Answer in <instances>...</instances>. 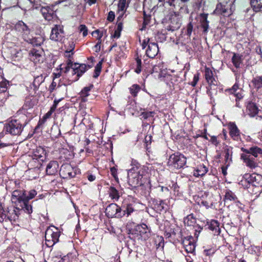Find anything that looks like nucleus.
<instances>
[{"mask_svg":"<svg viewBox=\"0 0 262 262\" xmlns=\"http://www.w3.org/2000/svg\"><path fill=\"white\" fill-rule=\"evenodd\" d=\"M14 183L16 188L12 193L11 201L15 207L5 211L0 205V223L15 222L23 211L29 214L33 212L32 205L29 201L37 195V191L35 189L27 191L19 188V182L15 181Z\"/></svg>","mask_w":262,"mask_h":262,"instance_id":"nucleus-1","label":"nucleus"},{"mask_svg":"<svg viewBox=\"0 0 262 262\" xmlns=\"http://www.w3.org/2000/svg\"><path fill=\"white\" fill-rule=\"evenodd\" d=\"M146 168L144 166L134 167L128 173V183L133 188L143 185L144 177L147 173Z\"/></svg>","mask_w":262,"mask_h":262,"instance_id":"nucleus-2","label":"nucleus"},{"mask_svg":"<svg viewBox=\"0 0 262 262\" xmlns=\"http://www.w3.org/2000/svg\"><path fill=\"white\" fill-rule=\"evenodd\" d=\"M130 234L138 241H146L151 236V229L145 224H138L130 230Z\"/></svg>","mask_w":262,"mask_h":262,"instance_id":"nucleus-3","label":"nucleus"},{"mask_svg":"<svg viewBox=\"0 0 262 262\" xmlns=\"http://www.w3.org/2000/svg\"><path fill=\"white\" fill-rule=\"evenodd\" d=\"M239 184L244 188H248L251 185L255 187L262 186V176L255 173H246Z\"/></svg>","mask_w":262,"mask_h":262,"instance_id":"nucleus-4","label":"nucleus"},{"mask_svg":"<svg viewBox=\"0 0 262 262\" xmlns=\"http://www.w3.org/2000/svg\"><path fill=\"white\" fill-rule=\"evenodd\" d=\"M27 123L26 122L23 123L19 119H12L5 124L4 129L12 135H19Z\"/></svg>","mask_w":262,"mask_h":262,"instance_id":"nucleus-5","label":"nucleus"},{"mask_svg":"<svg viewBox=\"0 0 262 262\" xmlns=\"http://www.w3.org/2000/svg\"><path fill=\"white\" fill-rule=\"evenodd\" d=\"M186 158L180 152H176L170 156L168 164L176 169L183 168L186 164Z\"/></svg>","mask_w":262,"mask_h":262,"instance_id":"nucleus-6","label":"nucleus"},{"mask_svg":"<svg viewBox=\"0 0 262 262\" xmlns=\"http://www.w3.org/2000/svg\"><path fill=\"white\" fill-rule=\"evenodd\" d=\"M205 79L209 84V86L207 88V93L210 96L212 95V86L215 87L217 85V82L213 76V72L209 68H205Z\"/></svg>","mask_w":262,"mask_h":262,"instance_id":"nucleus-7","label":"nucleus"},{"mask_svg":"<svg viewBox=\"0 0 262 262\" xmlns=\"http://www.w3.org/2000/svg\"><path fill=\"white\" fill-rule=\"evenodd\" d=\"M121 208L116 203H112L108 205L105 209L106 215L108 217H121Z\"/></svg>","mask_w":262,"mask_h":262,"instance_id":"nucleus-8","label":"nucleus"},{"mask_svg":"<svg viewBox=\"0 0 262 262\" xmlns=\"http://www.w3.org/2000/svg\"><path fill=\"white\" fill-rule=\"evenodd\" d=\"M22 38L24 41L32 45L33 46H39L43 42V38L40 34H35L39 36H33L32 34H23Z\"/></svg>","mask_w":262,"mask_h":262,"instance_id":"nucleus-9","label":"nucleus"},{"mask_svg":"<svg viewBox=\"0 0 262 262\" xmlns=\"http://www.w3.org/2000/svg\"><path fill=\"white\" fill-rule=\"evenodd\" d=\"M241 159L243 160L246 166L250 169H254L258 166L257 160L250 154L243 153L241 155Z\"/></svg>","mask_w":262,"mask_h":262,"instance_id":"nucleus-10","label":"nucleus"},{"mask_svg":"<svg viewBox=\"0 0 262 262\" xmlns=\"http://www.w3.org/2000/svg\"><path fill=\"white\" fill-rule=\"evenodd\" d=\"M60 174L64 179H71L75 177L76 173L69 164H63L60 169Z\"/></svg>","mask_w":262,"mask_h":262,"instance_id":"nucleus-11","label":"nucleus"},{"mask_svg":"<svg viewBox=\"0 0 262 262\" xmlns=\"http://www.w3.org/2000/svg\"><path fill=\"white\" fill-rule=\"evenodd\" d=\"M30 59L35 64L41 63L43 62V52L41 49H33L30 53Z\"/></svg>","mask_w":262,"mask_h":262,"instance_id":"nucleus-12","label":"nucleus"},{"mask_svg":"<svg viewBox=\"0 0 262 262\" xmlns=\"http://www.w3.org/2000/svg\"><path fill=\"white\" fill-rule=\"evenodd\" d=\"M47 152L42 147H37L33 151V159L37 160L38 161L43 162L46 158Z\"/></svg>","mask_w":262,"mask_h":262,"instance_id":"nucleus-13","label":"nucleus"},{"mask_svg":"<svg viewBox=\"0 0 262 262\" xmlns=\"http://www.w3.org/2000/svg\"><path fill=\"white\" fill-rule=\"evenodd\" d=\"M159 52V48L157 43H149L148 48L146 51L147 57L150 58H154Z\"/></svg>","mask_w":262,"mask_h":262,"instance_id":"nucleus-14","label":"nucleus"},{"mask_svg":"<svg viewBox=\"0 0 262 262\" xmlns=\"http://www.w3.org/2000/svg\"><path fill=\"white\" fill-rule=\"evenodd\" d=\"M40 11L44 18L48 21L56 18L55 12L50 7H43L41 9Z\"/></svg>","mask_w":262,"mask_h":262,"instance_id":"nucleus-15","label":"nucleus"},{"mask_svg":"<svg viewBox=\"0 0 262 262\" xmlns=\"http://www.w3.org/2000/svg\"><path fill=\"white\" fill-rule=\"evenodd\" d=\"M86 66L85 64H81L79 66V68L78 69V71H77V73L75 77H69V82L67 83H65L64 84H71L73 82H75L77 81L79 77L81 76V75L86 71Z\"/></svg>","mask_w":262,"mask_h":262,"instance_id":"nucleus-16","label":"nucleus"},{"mask_svg":"<svg viewBox=\"0 0 262 262\" xmlns=\"http://www.w3.org/2000/svg\"><path fill=\"white\" fill-rule=\"evenodd\" d=\"M193 238L192 236H188L183 241V244L185 248V250L187 253H193L195 248V245L193 242Z\"/></svg>","mask_w":262,"mask_h":262,"instance_id":"nucleus-17","label":"nucleus"},{"mask_svg":"<svg viewBox=\"0 0 262 262\" xmlns=\"http://www.w3.org/2000/svg\"><path fill=\"white\" fill-rule=\"evenodd\" d=\"M59 165L56 161H51L46 167V172L48 175H55L58 171Z\"/></svg>","mask_w":262,"mask_h":262,"instance_id":"nucleus-18","label":"nucleus"},{"mask_svg":"<svg viewBox=\"0 0 262 262\" xmlns=\"http://www.w3.org/2000/svg\"><path fill=\"white\" fill-rule=\"evenodd\" d=\"M241 150L247 154H250L255 159H256L258 155H262V149L256 146H252L249 149L242 147Z\"/></svg>","mask_w":262,"mask_h":262,"instance_id":"nucleus-19","label":"nucleus"},{"mask_svg":"<svg viewBox=\"0 0 262 262\" xmlns=\"http://www.w3.org/2000/svg\"><path fill=\"white\" fill-rule=\"evenodd\" d=\"M121 208V214H122L121 217L125 215H126L128 216L135 211L133 204L130 203H126L125 202H124Z\"/></svg>","mask_w":262,"mask_h":262,"instance_id":"nucleus-20","label":"nucleus"},{"mask_svg":"<svg viewBox=\"0 0 262 262\" xmlns=\"http://www.w3.org/2000/svg\"><path fill=\"white\" fill-rule=\"evenodd\" d=\"M259 110L255 103L249 102L247 105V112L251 117H254L258 114Z\"/></svg>","mask_w":262,"mask_h":262,"instance_id":"nucleus-21","label":"nucleus"},{"mask_svg":"<svg viewBox=\"0 0 262 262\" xmlns=\"http://www.w3.org/2000/svg\"><path fill=\"white\" fill-rule=\"evenodd\" d=\"M230 135L234 140H238L239 138V130L234 123H230L229 125Z\"/></svg>","mask_w":262,"mask_h":262,"instance_id":"nucleus-22","label":"nucleus"},{"mask_svg":"<svg viewBox=\"0 0 262 262\" xmlns=\"http://www.w3.org/2000/svg\"><path fill=\"white\" fill-rule=\"evenodd\" d=\"M59 236L60 232L59 231H56L54 232L50 229H48L45 233V237H48L51 239L53 242L56 243L58 242Z\"/></svg>","mask_w":262,"mask_h":262,"instance_id":"nucleus-23","label":"nucleus"},{"mask_svg":"<svg viewBox=\"0 0 262 262\" xmlns=\"http://www.w3.org/2000/svg\"><path fill=\"white\" fill-rule=\"evenodd\" d=\"M208 14L202 13L201 14L200 16V25L199 27L201 28L202 31L205 32L208 31V21L207 20Z\"/></svg>","mask_w":262,"mask_h":262,"instance_id":"nucleus-24","label":"nucleus"},{"mask_svg":"<svg viewBox=\"0 0 262 262\" xmlns=\"http://www.w3.org/2000/svg\"><path fill=\"white\" fill-rule=\"evenodd\" d=\"M208 229L214 232V234H219L220 233V223L217 221L212 220L207 222Z\"/></svg>","mask_w":262,"mask_h":262,"instance_id":"nucleus-25","label":"nucleus"},{"mask_svg":"<svg viewBox=\"0 0 262 262\" xmlns=\"http://www.w3.org/2000/svg\"><path fill=\"white\" fill-rule=\"evenodd\" d=\"M225 165L229 166L232 162V147L230 146H226L225 148Z\"/></svg>","mask_w":262,"mask_h":262,"instance_id":"nucleus-26","label":"nucleus"},{"mask_svg":"<svg viewBox=\"0 0 262 262\" xmlns=\"http://www.w3.org/2000/svg\"><path fill=\"white\" fill-rule=\"evenodd\" d=\"M225 199L227 201H233L235 203H239L236 195L231 190L229 189L226 190L225 194Z\"/></svg>","mask_w":262,"mask_h":262,"instance_id":"nucleus-27","label":"nucleus"},{"mask_svg":"<svg viewBox=\"0 0 262 262\" xmlns=\"http://www.w3.org/2000/svg\"><path fill=\"white\" fill-rule=\"evenodd\" d=\"M165 203L163 200H156L154 201V209L157 212L160 213L161 211L166 210Z\"/></svg>","mask_w":262,"mask_h":262,"instance_id":"nucleus-28","label":"nucleus"},{"mask_svg":"<svg viewBox=\"0 0 262 262\" xmlns=\"http://www.w3.org/2000/svg\"><path fill=\"white\" fill-rule=\"evenodd\" d=\"M208 171V168L205 165H201L194 171L193 176L195 177H202Z\"/></svg>","mask_w":262,"mask_h":262,"instance_id":"nucleus-29","label":"nucleus"},{"mask_svg":"<svg viewBox=\"0 0 262 262\" xmlns=\"http://www.w3.org/2000/svg\"><path fill=\"white\" fill-rule=\"evenodd\" d=\"M75 43L73 41H71L68 43V45L66 46V51L65 52L66 56L69 58H71L73 55V50L75 48Z\"/></svg>","mask_w":262,"mask_h":262,"instance_id":"nucleus-30","label":"nucleus"},{"mask_svg":"<svg viewBox=\"0 0 262 262\" xmlns=\"http://www.w3.org/2000/svg\"><path fill=\"white\" fill-rule=\"evenodd\" d=\"M250 3L254 11H262V0H251Z\"/></svg>","mask_w":262,"mask_h":262,"instance_id":"nucleus-31","label":"nucleus"},{"mask_svg":"<svg viewBox=\"0 0 262 262\" xmlns=\"http://www.w3.org/2000/svg\"><path fill=\"white\" fill-rule=\"evenodd\" d=\"M15 29L19 32H23L25 31H30L28 27L23 21H20L17 23L15 26Z\"/></svg>","mask_w":262,"mask_h":262,"instance_id":"nucleus-32","label":"nucleus"},{"mask_svg":"<svg viewBox=\"0 0 262 262\" xmlns=\"http://www.w3.org/2000/svg\"><path fill=\"white\" fill-rule=\"evenodd\" d=\"M242 62V56L234 53L232 58V62L236 68H239Z\"/></svg>","mask_w":262,"mask_h":262,"instance_id":"nucleus-33","label":"nucleus"},{"mask_svg":"<svg viewBox=\"0 0 262 262\" xmlns=\"http://www.w3.org/2000/svg\"><path fill=\"white\" fill-rule=\"evenodd\" d=\"M8 85H9V81L0 76V94L6 92Z\"/></svg>","mask_w":262,"mask_h":262,"instance_id":"nucleus-34","label":"nucleus"},{"mask_svg":"<svg viewBox=\"0 0 262 262\" xmlns=\"http://www.w3.org/2000/svg\"><path fill=\"white\" fill-rule=\"evenodd\" d=\"M151 67L149 66V69L150 70H148V71L150 74H152L154 72L157 73L159 71H160L162 69L161 67H162V63L161 61H159V62L158 64H154L152 62L150 63Z\"/></svg>","mask_w":262,"mask_h":262,"instance_id":"nucleus-35","label":"nucleus"},{"mask_svg":"<svg viewBox=\"0 0 262 262\" xmlns=\"http://www.w3.org/2000/svg\"><path fill=\"white\" fill-rule=\"evenodd\" d=\"M44 80L45 77L42 74L35 76L33 82L34 88L37 89Z\"/></svg>","mask_w":262,"mask_h":262,"instance_id":"nucleus-36","label":"nucleus"},{"mask_svg":"<svg viewBox=\"0 0 262 262\" xmlns=\"http://www.w3.org/2000/svg\"><path fill=\"white\" fill-rule=\"evenodd\" d=\"M110 196L112 199L118 200L120 195L118 191L113 186L110 187L108 191Z\"/></svg>","mask_w":262,"mask_h":262,"instance_id":"nucleus-37","label":"nucleus"},{"mask_svg":"<svg viewBox=\"0 0 262 262\" xmlns=\"http://www.w3.org/2000/svg\"><path fill=\"white\" fill-rule=\"evenodd\" d=\"M252 83L255 89L262 88V76H256L253 78Z\"/></svg>","mask_w":262,"mask_h":262,"instance_id":"nucleus-38","label":"nucleus"},{"mask_svg":"<svg viewBox=\"0 0 262 262\" xmlns=\"http://www.w3.org/2000/svg\"><path fill=\"white\" fill-rule=\"evenodd\" d=\"M227 10L225 6L221 4H218L216 5V9L213 12V13L216 14H223L225 15L226 13Z\"/></svg>","mask_w":262,"mask_h":262,"instance_id":"nucleus-39","label":"nucleus"},{"mask_svg":"<svg viewBox=\"0 0 262 262\" xmlns=\"http://www.w3.org/2000/svg\"><path fill=\"white\" fill-rule=\"evenodd\" d=\"M195 223V219L192 214H190L184 219V223L187 226H190Z\"/></svg>","mask_w":262,"mask_h":262,"instance_id":"nucleus-40","label":"nucleus"},{"mask_svg":"<svg viewBox=\"0 0 262 262\" xmlns=\"http://www.w3.org/2000/svg\"><path fill=\"white\" fill-rule=\"evenodd\" d=\"M60 153L61 155H64L63 158L66 160H69L73 157V154L72 152L67 149L62 148L60 150ZM61 157H62V156H61Z\"/></svg>","mask_w":262,"mask_h":262,"instance_id":"nucleus-41","label":"nucleus"},{"mask_svg":"<svg viewBox=\"0 0 262 262\" xmlns=\"http://www.w3.org/2000/svg\"><path fill=\"white\" fill-rule=\"evenodd\" d=\"M97 39L98 40L97 43L95 46V48L96 49V51H99L100 50V45L102 41V40H104V38L106 37V35L103 38V39H102V37L103 36V34H97Z\"/></svg>","mask_w":262,"mask_h":262,"instance_id":"nucleus-42","label":"nucleus"},{"mask_svg":"<svg viewBox=\"0 0 262 262\" xmlns=\"http://www.w3.org/2000/svg\"><path fill=\"white\" fill-rule=\"evenodd\" d=\"M102 60L100 61L96 66L95 68V71H94V74L93 75V77L94 78H97L101 72V68H102Z\"/></svg>","mask_w":262,"mask_h":262,"instance_id":"nucleus-43","label":"nucleus"},{"mask_svg":"<svg viewBox=\"0 0 262 262\" xmlns=\"http://www.w3.org/2000/svg\"><path fill=\"white\" fill-rule=\"evenodd\" d=\"M93 85L91 84L89 86H85L84 87L81 91V96L82 97H87L89 95V92L91 91V90L93 88Z\"/></svg>","mask_w":262,"mask_h":262,"instance_id":"nucleus-44","label":"nucleus"},{"mask_svg":"<svg viewBox=\"0 0 262 262\" xmlns=\"http://www.w3.org/2000/svg\"><path fill=\"white\" fill-rule=\"evenodd\" d=\"M140 90V87L139 85L137 84H134L130 88V92L133 96L135 97L137 96Z\"/></svg>","mask_w":262,"mask_h":262,"instance_id":"nucleus-45","label":"nucleus"},{"mask_svg":"<svg viewBox=\"0 0 262 262\" xmlns=\"http://www.w3.org/2000/svg\"><path fill=\"white\" fill-rule=\"evenodd\" d=\"M50 38L55 41H61L63 36L61 34H50Z\"/></svg>","mask_w":262,"mask_h":262,"instance_id":"nucleus-46","label":"nucleus"},{"mask_svg":"<svg viewBox=\"0 0 262 262\" xmlns=\"http://www.w3.org/2000/svg\"><path fill=\"white\" fill-rule=\"evenodd\" d=\"M136 63H137V68L135 69V72L137 74H139L142 71L141 59L138 57L136 58Z\"/></svg>","mask_w":262,"mask_h":262,"instance_id":"nucleus-47","label":"nucleus"},{"mask_svg":"<svg viewBox=\"0 0 262 262\" xmlns=\"http://www.w3.org/2000/svg\"><path fill=\"white\" fill-rule=\"evenodd\" d=\"M80 65V64L77 63H74L73 66L71 68V76H70V77H74L75 76Z\"/></svg>","mask_w":262,"mask_h":262,"instance_id":"nucleus-48","label":"nucleus"},{"mask_svg":"<svg viewBox=\"0 0 262 262\" xmlns=\"http://www.w3.org/2000/svg\"><path fill=\"white\" fill-rule=\"evenodd\" d=\"M239 89L238 84L235 83L231 88L227 89L226 92H228L229 94H233L237 92V91Z\"/></svg>","mask_w":262,"mask_h":262,"instance_id":"nucleus-49","label":"nucleus"},{"mask_svg":"<svg viewBox=\"0 0 262 262\" xmlns=\"http://www.w3.org/2000/svg\"><path fill=\"white\" fill-rule=\"evenodd\" d=\"M143 14H144V21L143 23V26L141 29V31H142L143 30V28L144 27V26H145L146 25H147L149 23L150 18V15H147L145 11H144Z\"/></svg>","mask_w":262,"mask_h":262,"instance_id":"nucleus-50","label":"nucleus"},{"mask_svg":"<svg viewBox=\"0 0 262 262\" xmlns=\"http://www.w3.org/2000/svg\"><path fill=\"white\" fill-rule=\"evenodd\" d=\"M155 114L154 112L150 111V112H143L141 114V116L144 119H147L149 117H153Z\"/></svg>","mask_w":262,"mask_h":262,"instance_id":"nucleus-51","label":"nucleus"},{"mask_svg":"<svg viewBox=\"0 0 262 262\" xmlns=\"http://www.w3.org/2000/svg\"><path fill=\"white\" fill-rule=\"evenodd\" d=\"M58 31H59L60 33H63V26L55 25V27L52 28L51 33H58Z\"/></svg>","mask_w":262,"mask_h":262,"instance_id":"nucleus-52","label":"nucleus"},{"mask_svg":"<svg viewBox=\"0 0 262 262\" xmlns=\"http://www.w3.org/2000/svg\"><path fill=\"white\" fill-rule=\"evenodd\" d=\"M182 35H184V36H186L187 38L188 37H190L191 34H188V33H186V34H179V36H178V39H177V40L176 41V44H179V43H182L183 44L184 43V41L181 39V37L180 36H181L182 37H183L182 36ZM177 38H178V36H177Z\"/></svg>","mask_w":262,"mask_h":262,"instance_id":"nucleus-53","label":"nucleus"},{"mask_svg":"<svg viewBox=\"0 0 262 262\" xmlns=\"http://www.w3.org/2000/svg\"><path fill=\"white\" fill-rule=\"evenodd\" d=\"M126 0H120L118 7V10L120 11H123L124 10V8L125 7L126 5Z\"/></svg>","mask_w":262,"mask_h":262,"instance_id":"nucleus-54","label":"nucleus"},{"mask_svg":"<svg viewBox=\"0 0 262 262\" xmlns=\"http://www.w3.org/2000/svg\"><path fill=\"white\" fill-rule=\"evenodd\" d=\"M110 171H111V173L112 175L114 178L115 180L117 182H118L119 179L117 177V169L115 167H113L111 168Z\"/></svg>","mask_w":262,"mask_h":262,"instance_id":"nucleus-55","label":"nucleus"},{"mask_svg":"<svg viewBox=\"0 0 262 262\" xmlns=\"http://www.w3.org/2000/svg\"><path fill=\"white\" fill-rule=\"evenodd\" d=\"M233 95L236 97L235 100H240L243 98V92L240 90L239 92L235 93Z\"/></svg>","mask_w":262,"mask_h":262,"instance_id":"nucleus-56","label":"nucleus"},{"mask_svg":"<svg viewBox=\"0 0 262 262\" xmlns=\"http://www.w3.org/2000/svg\"><path fill=\"white\" fill-rule=\"evenodd\" d=\"M29 1L32 5V9H37L38 7L39 4H38V0H29Z\"/></svg>","mask_w":262,"mask_h":262,"instance_id":"nucleus-57","label":"nucleus"},{"mask_svg":"<svg viewBox=\"0 0 262 262\" xmlns=\"http://www.w3.org/2000/svg\"><path fill=\"white\" fill-rule=\"evenodd\" d=\"M73 64H74V63H73L71 60L69 59L68 63H67V66L66 67L65 73L69 72L70 71V69H71L72 66H73Z\"/></svg>","mask_w":262,"mask_h":262,"instance_id":"nucleus-58","label":"nucleus"},{"mask_svg":"<svg viewBox=\"0 0 262 262\" xmlns=\"http://www.w3.org/2000/svg\"><path fill=\"white\" fill-rule=\"evenodd\" d=\"M45 239L46 244L49 247H51L56 244V243L53 242V241H52L51 239L49 238L45 237Z\"/></svg>","mask_w":262,"mask_h":262,"instance_id":"nucleus-59","label":"nucleus"},{"mask_svg":"<svg viewBox=\"0 0 262 262\" xmlns=\"http://www.w3.org/2000/svg\"><path fill=\"white\" fill-rule=\"evenodd\" d=\"M78 30L80 33H87L88 28L84 25H80L78 27Z\"/></svg>","mask_w":262,"mask_h":262,"instance_id":"nucleus-60","label":"nucleus"},{"mask_svg":"<svg viewBox=\"0 0 262 262\" xmlns=\"http://www.w3.org/2000/svg\"><path fill=\"white\" fill-rule=\"evenodd\" d=\"M199 79V75L195 74L193 76V80L191 83V85L193 87L195 86L196 85L197 82H198Z\"/></svg>","mask_w":262,"mask_h":262,"instance_id":"nucleus-61","label":"nucleus"},{"mask_svg":"<svg viewBox=\"0 0 262 262\" xmlns=\"http://www.w3.org/2000/svg\"><path fill=\"white\" fill-rule=\"evenodd\" d=\"M122 30V23L119 22L117 24V28L115 31L114 33H120Z\"/></svg>","mask_w":262,"mask_h":262,"instance_id":"nucleus-62","label":"nucleus"},{"mask_svg":"<svg viewBox=\"0 0 262 262\" xmlns=\"http://www.w3.org/2000/svg\"><path fill=\"white\" fill-rule=\"evenodd\" d=\"M115 18V13L113 11H110L108 13L107 16V20L110 21H112L114 20Z\"/></svg>","mask_w":262,"mask_h":262,"instance_id":"nucleus-63","label":"nucleus"},{"mask_svg":"<svg viewBox=\"0 0 262 262\" xmlns=\"http://www.w3.org/2000/svg\"><path fill=\"white\" fill-rule=\"evenodd\" d=\"M149 38H147L146 39H143L142 42V47L143 49L145 48L147 45L148 46L149 43H150Z\"/></svg>","mask_w":262,"mask_h":262,"instance_id":"nucleus-64","label":"nucleus"}]
</instances>
